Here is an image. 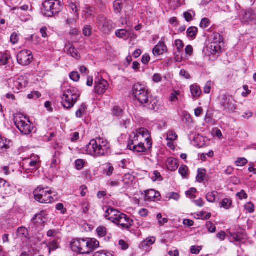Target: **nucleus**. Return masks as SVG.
I'll use <instances>...</instances> for the list:
<instances>
[{
  "label": "nucleus",
  "instance_id": "f257e3e1",
  "mask_svg": "<svg viewBox=\"0 0 256 256\" xmlns=\"http://www.w3.org/2000/svg\"><path fill=\"white\" fill-rule=\"evenodd\" d=\"M109 148L108 142L102 138H98L92 140L84 148V150L88 154L98 157L106 154L108 152Z\"/></svg>",
  "mask_w": 256,
  "mask_h": 256
},
{
  "label": "nucleus",
  "instance_id": "f03ea898",
  "mask_svg": "<svg viewBox=\"0 0 256 256\" xmlns=\"http://www.w3.org/2000/svg\"><path fill=\"white\" fill-rule=\"evenodd\" d=\"M71 248L80 254H89L99 246V242L94 238L76 239L71 242Z\"/></svg>",
  "mask_w": 256,
  "mask_h": 256
},
{
  "label": "nucleus",
  "instance_id": "7ed1b4c3",
  "mask_svg": "<svg viewBox=\"0 0 256 256\" xmlns=\"http://www.w3.org/2000/svg\"><path fill=\"white\" fill-rule=\"evenodd\" d=\"M62 104L64 108L70 109L78 100L80 96L79 90L74 87L62 86Z\"/></svg>",
  "mask_w": 256,
  "mask_h": 256
},
{
  "label": "nucleus",
  "instance_id": "20e7f679",
  "mask_svg": "<svg viewBox=\"0 0 256 256\" xmlns=\"http://www.w3.org/2000/svg\"><path fill=\"white\" fill-rule=\"evenodd\" d=\"M133 92L136 100L142 104L149 106V108L154 109L156 102L152 104L150 99L152 98L148 94V90L144 86L140 84H135L132 88Z\"/></svg>",
  "mask_w": 256,
  "mask_h": 256
},
{
  "label": "nucleus",
  "instance_id": "39448f33",
  "mask_svg": "<svg viewBox=\"0 0 256 256\" xmlns=\"http://www.w3.org/2000/svg\"><path fill=\"white\" fill-rule=\"evenodd\" d=\"M42 12L47 17H52L62 10L63 6L60 0H46L43 4Z\"/></svg>",
  "mask_w": 256,
  "mask_h": 256
},
{
  "label": "nucleus",
  "instance_id": "423d86ee",
  "mask_svg": "<svg viewBox=\"0 0 256 256\" xmlns=\"http://www.w3.org/2000/svg\"><path fill=\"white\" fill-rule=\"evenodd\" d=\"M14 120V124L22 133L29 134L32 132L33 126L29 120L23 114H15Z\"/></svg>",
  "mask_w": 256,
  "mask_h": 256
},
{
  "label": "nucleus",
  "instance_id": "0eeeda50",
  "mask_svg": "<svg viewBox=\"0 0 256 256\" xmlns=\"http://www.w3.org/2000/svg\"><path fill=\"white\" fill-rule=\"evenodd\" d=\"M8 88L14 93H18L26 88L28 84V78L26 76L10 78L8 80Z\"/></svg>",
  "mask_w": 256,
  "mask_h": 256
},
{
  "label": "nucleus",
  "instance_id": "6e6552de",
  "mask_svg": "<svg viewBox=\"0 0 256 256\" xmlns=\"http://www.w3.org/2000/svg\"><path fill=\"white\" fill-rule=\"evenodd\" d=\"M51 194L50 190L40 186H38L34 192L35 199L42 204H50L54 202V198L51 196Z\"/></svg>",
  "mask_w": 256,
  "mask_h": 256
},
{
  "label": "nucleus",
  "instance_id": "1a4fd4ad",
  "mask_svg": "<svg viewBox=\"0 0 256 256\" xmlns=\"http://www.w3.org/2000/svg\"><path fill=\"white\" fill-rule=\"evenodd\" d=\"M40 163L38 156L32 155L30 158H25L22 164L24 168L28 174L37 170L39 168Z\"/></svg>",
  "mask_w": 256,
  "mask_h": 256
},
{
  "label": "nucleus",
  "instance_id": "9d476101",
  "mask_svg": "<svg viewBox=\"0 0 256 256\" xmlns=\"http://www.w3.org/2000/svg\"><path fill=\"white\" fill-rule=\"evenodd\" d=\"M152 142H145L132 139L131 143H129L128 148L129 150L137 152H145L151 148Z\"/></svg>",
  "mask_w": 256,
  "mask_h": 256
},
{
  "label": "nucleus",
  "instance_id": "9b49d317",
  "mask_svg": "<svg viewBox=\"0 0 256 256\" xmlns=\"http://www.w3.org/2000/svg\"><path fill=\"white\" fill-rule=\"evenodd\" d=\"M212 36L213 40L208 47V50L212 54H214L220 52L222 45V38L218 33L213 34Z\"/></svg>",
  "mask_w": 256,
  "mask_h": 256
},
{
  "label": "nucleus",
  "instance_id": "f8f14e48",
  "mask_svg": "<svg viewBox=\"0 0 256 256\" xmlns=\"http://www.w3.org/2000/svg\"><path fill=\"white\" fill-rule=\"evenodd\" d=\"M98 28L104 34H110L112 30L115 28L112 22L104 16H99L98 18Z\"/></svg>",
  "mask_w": 256,
  "mask_h": 256
},
{
  "label": "nucleus",
  "instance_id": "ddd939ff",
  "mask_svg": "<svg viewBox=\"0 0 256 256\" xmlns=\"http://www.w3.org/2000/svg\"><path fill=\"white\" fill-rule=\"evenodd\" d=\"M132 139L144 142H152L150 132L145 128H140L133 132Z\"/></svg>",
  "mask_w": 256,
  "mask_h": 256
},
{
  "label": "nucleus",
  "instance_id": "4468645a",
  "mask_svg": "<svg viewBox=\"0 0 256 256\" xmlns=\"http://www.w3.org/2000/svg\"><path fill=\"white\" fill-rule=\"evenodd\" d=\"M33 60L32 52L28 50L20 51L17 56V60L19 64L23 66L30 64Z\"/></svg>",
  "mask_w": 256,
  "mask_h": 256
},
{
  "label": "nucleus",
  "instance_id": "2eb2a0df",
  "mask_svg": "<svg viewBox=\"0 0 256 256\" xmlns=\"http://www.w3.org/2000/svg\"><path fill=\"white\" fill-rule=\"evenodd\" d=\"M124 214L114 209L113 208H108L104 214V217L109 220L112 221L113 223L118 224H119V221L122 218V216Z\"/></svg>",
  "mask_w": 256,
  "mask_h": 256
},
{
  "label": "nucleus",
  "instance_id": "dca6fc26",
  "mask_svg": "<svg viewBox=\"0 0 256 256\" xmlns=\"http://www.w3.org/2000/svg\"><path fill=\"white\" fill-rule=\"evenodd\" d=\"M108 84L103 78L98 79L95 82L94 91L98 94H104L108 89Z\"/></svg>",
  "mask_w": 256,
  "mask_h": 256
},
{
  "label": "nucleus",
  "instance_id": "f3484780",
  "mask_svg": "<svg viewBox=\"0 0 256 256\" xmlns=\"http://www.w3.org/2000/svg\"><path fill=\"white\" fill-rule=\"evenodd\" d=\"M234 100L229 96H224L221 102L224 110L227 111H232L236 109Z\"/></svg>",
  "mask_w": 256,
  "mask_h": 256
},
{
  "label": "nucleus",
  "instance_id": "a211bd4d",
  "mask_svg": "<svg viewBox=\"0 0 256 256\" xmlns=\"http://www.w3.org/2000/svg\"><path fill=\"white\" fill-rule=\"evenodd\" d=\"M144 193V200L147 202L155 201L160 196L159 192L153 189L146 190Z\"/></svg>",
  "mask_w": 256,
  "mask_h": 256
},
{
  "label": "nucleus",
  "instance_id": "6ab92c4d",
  "mask_svg": "<svg viewBox=\"0 0 256 256\" xmlns=\"http://www.w3.org/2000/svg\"><path fill=\"white\" fill-rule=\"evenodd\" d=\"M167 50L166 46L163 42H159L153 48L152 52L155 56L163 54Z\"/></svg>",
  "mask_w": 256,
  "mask_h": 256
},
{
  "label": "nucleus",
  "instance_id": "aec40b11",
  "mask_svg": "<svg viewBox=\"0 0 256 256\" xmlns=\"http://www.w3.org/2000/svg\"><path fill=\"white\" fill-rule=\"evenodd\" d=\"M132 220L128 217L126 214L122 216V218L119 221L118 225L122 228H129L132 225Z\"/></svg>",
  "mask_w": 256,
  "mask_h": 256
},
{
  "label": "nucleus",
  "instance_id": "412c9836",
  "mask_svg": "<svg viewBox=\"0 0 256 256\" xmlns=\"http://www.w3.org/2000/svg\"><path fill=\"white\" fill-rule=\"evenodd\" d=\"M64 51L73 58H80L78 50L75 48L72 44L68 43L66 44L64 47Z\"/></svg>",
  "mask_w": 256,
  "mask_h": 256
},
{
  "label": "nucleus",
  "instance_id": "4be33fe9",
  "mask_svg": "<svg viewBox=\"0 0 256 256\" xmlns=\"http://www.w3.org/2000/svg\"><path fill=\"white\" fill-rule=\"evenodd\" d=\"M132 33V31L127 30L124 29L118 30L115 32V34L118 38L124 40H126L130 37Z\"/></svg>",
  "mask_w": 256,
  "mask_h": 256
},
{
  "label": "nucleus",
  "instance_id": "5701e85b",
  "mask_svg": "<svg viewBox=\"0 0 256 256\" xmlns=\"http://www.w3.org/2000/svg\"><path fill=\"white\" fill-rule=\"evenodd\" d=\"M254 19L253 13L251 11H242L240 14V20L243 23L247 22Z\"/></svg>",
  "mask_w": 256,
  "mask_h": 256
},
{
  "label": "nucleus",
  "instance_id": "b1692460",
  "mask_svg": "<svg viewBox=\"0 0 256 256\" xmlns=\"http://www.w3.org/2000/svg\"><path fill=\"white\" fill-rule=\"evenodd\" d=\"M190 91L193 98H198L202 94L200 86L197 84H194L190 86Z\"/></svg>",
  "mask_w": 256,
  "mask_h": 256
},
{
  "label": "nucleus",
  "instance_id": "393cba45",
  "mask_svg": "<svg viewBox=\"0 0 256 256\" xmlns=\"http://www.w3.org/2000/svg\"><path fill=\"white\" fill-rule=\"evenodd\" d=\"M166 166L170 170H176L178 166V160L173 158H168L166 161Z\"/></svg>",
  "mask_w": 256,
  "mask_h": 256
},
{
  "label": "nucleus",
  "instance_id": "a878e982",
  "mask_svg": "<svg viewBox=\"0 0 256 256\" xmlns=\"http://www.w3.org/2000/svg\"><path fill=\"white\" fill-rule=\"evenodd\" d=\"M1 197L3 200L10 197L12 194V187L9 184L6 185V186L0 190Z\"/></svg>",
  "mask_w": 256,
  "mask_h": 256
},
{
  "label": "nucleus",
  "instance_id": "bb28decb",
  "mask_svg": "<svg viewBox=\"0 0 256 256\" xmlns=\"http://www.w3.org/2000/svg\"><path fill=\"white\" fill-rule=\"evenodd\" d=\"M44 244L46 245L49 250V254L52 250H55L58 248V239L52 240L50 242H44Z\"/></svg>",
  "mask_w": 256,
  "mask_h": 256
},
{
  "label": "nucleus",
  "instance_id": "cd10ccee",
  "mask_svg": "<svg viewBox=\"0 0 256 256\" xmlns=\"http://www.w3.org/2000/svg\"><path fill=\"white\" fill-rule=\"evenodd\" d=\"M230 234L233 238L237 242L244 240L246 238L245 232L243 230H241L240 232L236 233H230Z\"/></svg>",
  "mask_w": 256,
  "mask_h": 256
},
{
  "label": "nucleus",
  "instance_id": "c85d7f7f",
  "mask_svg": "<svg viewBox=\"0 0 256 256\" xmlns=\"http://www.w3.org/2000/svg\"><path fill=\"white\" fill-rule=\"evenodd\" d=\"M156 242V238L154 236L148 238L146 240H143L140 244V247L144 248L145 247L150 246Z\"/></svg>",
  "mask_w": 256,
  "mask_h": 256
},
{
  "label": "nucleus",
  "instance_id": "c756f323",
  "mask_svg": "<svg viewBox=\"0 0 256 256\" xmlns=\"http://www.w3.org/2000/svg\"><path fill=\"white\" fill-rule=\"evenodd\" d=\"M218 196V194L217 192L212 191L206 194V199L208 202L214 203L216 202V200Z\"/></svg>",
  "mask_w": 256,
  "mask_h": 256
},
{
  "label": "nucleus",
  "instance_id": "7c9ffc66",
  "mask_svg": "<svg viewBox=\"0 0 256 256\" xmlns=\"http://www.w3.org/2000/svg\"><path fill=\"white\" fill-rule=\"evenodd\" d=\"M86 106L84 104H82L76 112V116L78 118H82V116L86 114Z\"/></svg>",
  "mask_w": 256,
  "mask_h": 256
},
{
  "label": "nucleus",
  "instance_id": "2f4dec72",
  "mask_svg": "<svg viewBox=\"0 0 256 256\" xmlns=\"http://www.w3.org/2000/svg\"><path fill=\"white\" fill-rule=\"evenodd\" d=\"M134 179V176L132 174H126L124 176L122 182L124 184L129 185L133 182Z\"/></svg>",
  "mask_w": 256,
  "mask_h": 256
},
{
  "label": "nucleus",
  "instance_id": "473e14b6",
  "mask_svg": "<svg viewBox=\"0 0 256 256\" xmlns=\"http://www.w3.org/2000/svg\"><path fill=\"white\" fill-rule=\"evenodd\" d=\"M17 235L21 238H26L28 235V230L26 228H19L17 230Z\"/></svg>",
  "mask_w": 256,
  "mask_h": 256
},
{
  "label": "nucleus",
  "instance_id": "72a5a7b5",
  "mask_svg": "<svg viewBox=\"0 0 256 256\" xmlns=\"http://www.w3.org/2000/svg\"><path fill=\"white\" fill-rule=\"evenodd\" d=\"M232 201L230 199L228 198H224L222 200V202L220 203V208H223L226 210H228L232 206Z\"/></svg>",
  "mask_w": 256,
  "mask_h": 256
},
{
  "label": "nucleus",
  "instance_id": "f704fd0d",
  "mask_svg": "<svg viewBox=\"0 0 256 256\" xmlns=\"http://www.w3.org/2000/svg\"><path fill=\"white\" fill-rule=\"evenodd\" d=\"M46 218L42 212H40L36 215L34 218H33V222L35 224H42L45 221Z\"/></svg>",
  "mask_w": 256,
  "mask_h": 256
},
{
  "label": "nucleus",
  "instance_id": "c9c22d12",
  "mask_svg": "<svg viewBox=\"0 0 256 256\" xmlns=\"http://www.w3.org/2000/svg\"><path fill=\"white\" fill-rule=\"evenodd\" d=\"M206 170L204 169L199 168L198 171V174L196 176V180L198 182H202L205 178Z\"/></svg>",
  "mask_w": 256,
  "mask_h": 256
},
{
  "label": "nucleus",
  "instance_id": "e433bc0d",
  "mask_svg": "<svg viewBox=\"0 0 256 256\" xmlns=\"http://www.w3.org/2000/svg\"><path fill=\"white\" fill-rule=\"evenodd\" d=\"M174 45L176 48L177 52L176 53H178V56L180 53L181 50L183 49L184 47V44L182 41L180 40H176L174 41Z\"/></svg>",
  "mask_w": 256,
  "mask_h": 256
},
{
  "label": "nucleus",
  "instance_id": "4c0bfd02",
  "mask_svg": "<svg viewBox=\"0 0 256 256\" xmlns=\"http://www.w3.org/2000/svg\"><path fill=\"white\" fill-rule=\"evenodd\" d=\"M10 142L6 139L2 138L0 135V148L7 149L10 148L9 144Z\"/></svg>",
  "mask_w": 256,
  "mask_h": 256
},
{
  "label": "nucleus",
  "instance_id": "58836bf2",
  "mask_svg": "<svg viewBox=\"0 0 256 256\" xmlns=\"http://www.w3.org/2000/svg\"><path fill=\"white\" fill-rule=\"evenodd\" d=\"M10 58V56L6 53L2 54L0 58V66L6 65Z\"/></svg>",
  "mask_w": 256,
  "mask_h": 256
},
{
  "label": "nucleus",
  "instance_id": "ea45409f",
  "mask_svg": "<svg viewBox=\"0 0 256 256\" xmlns=\"http://www.w3.org/2000/svg\"><path fill=\"white\" fill-rule=\"evenodd\" d=\"M178 138L176 133L172 130H169L167 132L166 140L170 141H174Z\"/></svg>",
  "mask_w": 256,
  "mask_h": 256
},
{
  "label": "nucleus",
  "instance_id": "a19ab883",
  "mask_svg": "<svg viewBox=\"0 0 256 256\" xmlns=\"http://www.w3.org/2000/svg\"><path fill=\"white\" fill-rule=\"evenodd\" d=\"M79 18V14H76L72 16H69L66 20V23L68 24H76Z\"/></svg>",
  "mask_w": 256,
  "mask_h": 256
},
{
  "label": "nucleus",
  "instance_id": "79ce46f5",
  "mask_svg": "<svg viewBox=\"0 0 256 256\" xmlns=\"http://www.w3.org/2000/svg\"><path fill=\"white\" fill-rule=\"evenodd\" d=\"M150 178L153 182H156V180L161 181L162 180V178L160 174V173L158 171H154L152 174Z\"/></svg>",
  "mask_w": 256,
  "mask_h": 256
},
{
  "label": "nucleus",
  "instance_id": "37998d69",
  "mask_svg": "<svg viewBox=\"0 0 256 256\" xmlns=\"http://www.w3.org/2000/svg\"><path fill=\"white\" fill-rule=\"evenodd\" d=\"M114 171V168L110 164H108L104 170V173L108 176H110L112 174Z\"/></svg>",
  "mask_w": 256,
  "mask_h": 256
},
{
  "label": "nucleus",
  "instance_id": "c03bdc74",
  "mask_svg": "<svg viewBox=\"0 0 256 256\" xmlns=\"http://www.w3.org/2000/svg\"><path fill=\"white\" fill-rule=\"evenodd\" d=\"M68 7L70 8L72 14L76 15V14H78V8L76 4L70 2L69 3Z\"/></svg>",
  "mask_w": 256,
  "mask_h": 256
},
{
  "label": "nucleus",
  "instance_id": "a18cd8bd",
  "mask_svg": "<svg viewBox=\"0 0 256 256\" xmlns=\"http://www.w3.org/2000/svg\"><path fill=\"white\" fill-rule=\"evenodd\" d=\"M156 219L158 220V224L160 226H163L165 224L168 222V219L166 218H162L161 214H158L156 216Z\"/></svg>",
  "mask_w": 256,
  "mask_h": 256
},
{
  "label": "nucleus",
  "instance_id": "49530a36",
  "mask_svg": "<svg viewBox=\"0 0 256 256\" xmlns=\"http://www.w3.org/2000/svg\"><path fill=\"white\" fill-rule=\"evenodd\" d=\"M114 8L116 13H119L122 10V2L120 0H116L114 2Z\"/></svg>",
  "mask_w": 256,
  "mask_h": 256
},
{
  "label": "nucleus",
  "instance_id": "de8ad7c7",
  "mask_svg": "<svg viewBox=\"0 0 256 256\" xmlns=\"http://www.w3.org/2000/svg\"><path fill=\"white\" fill-rule=\"evenodd\" d=\"M85 163L86 162L84 160L78 159L76 160L75 162L76 169L78 170H81L83 168Z\"/></svg>",
  "mask_w": 256,
  "mask_h": 256
},
{
  "label": "nucleus",
  "instance_id": "09e8293b",
  "mask_svg": "<svg viewBox=\"0 0 256 256\" xmlns=\"http://www.w3.org/2000/svg\"><path fill=\"white\" fill-rule=\"evenodd\" d=\"M198 32V28L196 27H190L187 30V34L189 37H194Z\"/></svg>",
  "mask_w": 256,
  "mask_h": 256
},
{
  "label": "nucleus",
  "instance_id": "8fccbe9b",
  "mask_svg": "<svg viewBox=\"0 0 256 256\" xmlns=\"http://www.w3.org/2000/svg\"><path fill=\"white\" fill-rule=\"evenodd\" d=\"M188 172V168L186 166H181L178 170V172L183 177L185 178Z\"/></svg>",
  "mask_w": 256,
  "mask_h": 256
},
{
  "label": "nucleus",
  "instance_id": "3c124183",
  "mask_svg": "<svg viewBox=\"0 0 256 256\" xmlns=\"http://www.w3.org/2000/svg\"><path fill=\"white\" fill-rule=\"evenodd\" d=\"M178 95H180V92L178 91H174L170 94V100L173 102H178Z\"/></svg>",
  "mask_w": 256,
  "mask_h": 256
},
{
  "label": "nucleus",
  "instance_id": "603ef678",
  "mask_svg": "<svg viewBox=\"0 0 256 256\" xmlns=\"http://www.w3.org/2000/svg\"><path fill=\"white\" fill-rule=\"evenodd\" d=\"M96 232L99 236L102 238L106 236V230L105 227L100 226L97 228Z\"/></svg>",
  "mask_w": 256,
  "mask_h": 256
},
{
  "label": "nucleus",
  "instance_id": "864d4df0",
  "mask_svg": "<svg viewBox=\"0 0 256 256\" xmlns=\"http://www.w3.org/2000/svg\"><path fill=\"white\" fill-rule=\"evenodd\" d=\"M248 163V160L244 158H238L236 162V164L238 166H242Z\"/></svg>",
  "mask_w": 256,
  "mask_h": 256
},
{
  "label": "nucleus",
  "instance_id": "5fc2aeb1",
  "mask_svg": "<svg viewBox=\"0 0 256 256\" xmlns=\"http://www.w3.org/2000/svg\"><path fill=\"white\" fill-rule=\"evenodd\" d=\"M133 10V4L130 2L127 3L126 5L124 8V11L126 15H128Z\"/></svg>",
  "mask_w": 256,
  "mask_h": 256
},
{
  "label": "nucleus",
  "instance_id": "6e6d98bb",
  "mask_svg": "<svg viewBox=\"0 0 256 256\" xmlns=\"http://www.w3.org/2000/svg\"><path fill=\"white\" fill-rule=\"evenodd\" d=\"M70 79L74 82H78L80 78V76L78 72H72L70 73Z\"/></svg>",
  "mask_w": 256,
  "mask_h": 256
},
{
  "label": "nucleus",
  "instance_id": "4d7b16f0",
  "mask_svg": "<svg viewBox=\"0 0 256 256\" xmlns=\"http://www.w3.org/2000/svg\"><path fill=\"white\" fill-rule=\"evenodd\" d=\"M244 209L250 213H252L254 210V206L251 202L246 203L244 206Z\"/></svg>",
  "mask_w": 256,
  "mask_h": 256
},
{
  "label": "nucleus",
  "instance_id": "13d9d810",
  "mask_svg": "<svg viewBox=\"0 0 256 256\" xmlns=\"http://www.w3.org/2000/svg\"><path fill=\"white\" fill-rule=\"evenodd\" d=\"M19 40V35L16 32H13L10 36V42L12 44H17Z\"/></svg>",
  "mask_w": 256,
  "mask_h": 256
},
{
  "label": "nucleus",
  "instance_id": "bf43d9fd",
  "mask_svg": "<svg viewBox=\"0 0 256 256\" xmlns=\"http://www.w3.org/2000/svg\"><path fill=\"white\" fill-rule=\"evenodd\" d=\"M212 86V82L210 80L208 81L204 88V92L205 94H209L210 92L211 87Z\"/></svg>",
  "mask_w": 256,
  "mask_h": 256
},
{
  "label": "nucleus",
  "instance_id": "052dcab7",
  "mask_svg": "<svg viewBox=\"0 0 256 256\" xmlns=\"http://www.w3.org/2000/svg\"><path fill=\"white\" fill-rule=\"evenodd\" d=\"M198 216L201 218L203 220H208L210 218L211 216V214L210 212H206L203 211L200 212Z\"/></svg>",
  "mask_w": 256,
  "mask_h": 256
},
{
  "label": "nucleus",
  "instance_id": "680f3d73",
  "mask_svg": "<svg viewBox=\"0 0 256 256\" xmlns=\"http://www.w3.org/2000/svg\"><path fill=\"white\" fill-rule=\"evenodd\" d=\"M210 25V20L208 18H204L202 19L200 26L202 28H205L208 27Z\"/></svg>",
  "mask_w": 256,
  "mask_h": 256
},
{
  "label": "nucleus",
  "instance_id": "e2e57ef3",
  "mask_svg": "<svg viewBox=\"0 0 256 256\" xmlns=\"http://www.w3.org/2000/svg\"><path fill=\"white\" fill-rule=\"evenodd\" d=\"M206 226L209 232H216V226L210 222H208Z\"/></svg>",
  "mask_w": 256,
  "mask_h": 256
},
{
  "label": "nucleus",
  "instance_id": "0e129e2a",
  "mask_svg": "<svg viewBox=\"0 0 256 256\" xmlns=\"http://www.w3.org/2000/svg\"><path fill=\"white\" fill-rule=\"evenodd\" d=\"M236 196L239 198L240 200L246 199L248 198V195L244 190H241L240 192L236 194Z\"/></svg>",
  "mask_w": 256,
  "mask_h": 256
},
{
  "label": "nucleus",
  "instance_id": "69168bd1",
  "mask_svg": "<svg viewBox=\"0 0 256 256\" xmlns=\"http://www.w3.org/2000/svg\"><path fill=\"white\" fill-rule=\"evenodd\" d=\"M196 192V190L195 188H191L190 190L186 192V195L189 196V198H194L196 196L194 194Z\"/></svg>",
  "mask_w": 256,
  "mask_h": 256
},
{
  "label": "nucleus",
  "instance_id": "338daca9",
  "mask_svg": "<svg viewBox=\"0 0 256 256\" xmlns=\"http://www.w3.org/2000/svg\"><path fill=\"white\" fill-rule=\"evenodd\" d=\"M92 34V28L90 26H86L83 30V34L85 36H90Z\"/></svg>",
  "mask_w": 256,
  "mask_h": 256
},
{
  "label": "nucleus",
  "instance_id": "774afa93",
  "mask_svg": "<svg viewBox=\"0 0 256 256\" xmlns=\"http://www.w3.org/2000/svg\"><path fill=\"white\" fill-rule=\"evenodd\" d=\"M94 256H113V255L104 251H99L95 252Z\"/></svg>",
  "mask_w": 256,
  "mask_h": 256
}]
</instances>
